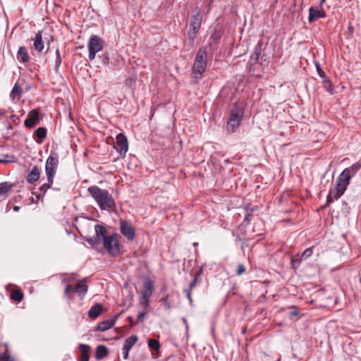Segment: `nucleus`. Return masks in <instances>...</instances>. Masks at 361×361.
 <instances>
[{
	"label": "nucleus",
	"mask_w": 361,
	"mask_h": 361,
	"mask_svg": "<svg viewBox=\"0 0 361 361\" xmlns=\"http://www.w3.org/2000/svg\"><path fill=\"white\" fill-rule=\"evenodd\" d=\"M233 235L236 236V241L241 242L243 243V241H245V240L244 236H242L240 234H235V233L233 232Z\"/></svg>",
	"instance_id": "49"
},
{
	"label": "nucleus",
	"mask_w": 361,
	"mask_h": 361,
	"mask_svg": "<svg viewBox=\"0 0 361 361\" xmlns=\"http://www.w3.org/2000/svg\"><path fill=\"white\" fill-rule=\"evenodd\" d=\"M109 354V349L106 346L103 345H99L96 348L95 352V359L96 360H102L106 357Z\"/></svg>",
	"instance_id": "23"
},
{
	"label": "nucleus",
	"mask_w": 361,
	"mask_h": 361,
	"mask_svg": "<svg viewBox=\"0 0 361 361\" xmlns=\"http://www.w3.org/2000/svg\"><path fill=\"white\" fill-rule=\"evenodd\" d=\"M326 12L323 8L319 9L317 7L311 6L309 8V16L308 20L310 23H312L321 18L326 17Z\"/></svg>",
	"instance_id": "14"
},
{
	"label": "nucleus",
	"mask_w": 361,
	"mask_h": 361,
	"mask_svg": "<svg viewBox=\"0 0 361 361\" xmlns=\"http://www.w3.org/2000/svg\"><path fill=\"white\" fill-rule=\"evenodd\" d=\"M245 271V266L243 264H239L236 269V274L238 276H240L242 274H243Z\"/></svg>",
	"instance_id": "40"
},
{
	"label": "nucleus",
	"mask_w": 361,
	"mask_h": 361,
	"mask_svg": "<svg viewBox=\"0 0 361 361\" xmlns=\"http://www.w3.org/2000/svg\"><path fill=\"white\" fill-rule=\"evenodd\" d=\"M35 135L40 140L37 141V143H41L47 136V129L44 127H39L35 131Z\"/></svg>",
	"instance_id": "28"
},
{
	"label": "nucleus",
	"mask_w": 361,
	"mask_h": 361,
	"mask_svg": "<svg viewBox=\"0 0 361 361\" xmlns=\"http://www.w3.org/2000/svg\"><path fill=\"white\" fill-rule=\"evenodd\" d=\"M207 64V48L200 47L195 56V59L192 68V77L197 80L202 78L203 73L205 72Z\"/></svg>",
	"instance_id": "3"
},
{
	"label": "nucleus",
	"mask_w": 361,
	"mask_h": 361,
	"mask_svg": "<svg viewBox=\"0 0 361 361\" xmlns=\"http://www.w3.org/2000/svg\"><path fill=\"white\" fill-rule=\"evenodd\" d=\"M244 113L245 111L243 104L240 103H235L227 121V130L228 131L233 133L235 129L240 126L243 120Z\"/></svg>",
	"instance_id": "4"
},
{
	"label": "nucleus",
	"mask_w": 361,
	"mask_h": 361,
	"mask_svg": "<svg viewBox=\"0 0 361 361\" xmlns=\"http://www.w3.org/2000/svg\"><path fill=\"white\" fill-rule=\"evenodd\" d=\"M245 247H247V245L245 243V241H243V243L241 244V249H242V250H244Z\"/></svg>",
	"instance_id": "54"
},
{
	"label": "nucleus",
	"mask_w": 361,
	"mask_h": 361,
	"mask_svg": "<svg viewBox=\"0 0 361 361\" xmlns=\"http://www.w3.org/2000/svg\"><path fill=\"white\" fill-rule=\"evenodd\" d=\"M5 114V111L0 109V118Z\"/></svg>",
	"instance_id": "55"
},
{
	"label": "nucleus",
	"mask_w": 361,
	"mask_h": 361,
	"mask_svg": "<svg viewBox=\"0 0 361 361\" xmlns=\"http://www.w3.org/2000/svg\"><path fill=\"white\" fill-rule=\"evenodd\" d=\"M23 93V90L22 88L18 85V84H15V85L13 86L12 90H11V92L10 94V97L14 99L16 97H18V99H19L21 94Z\"/></svg>",
	"instance_id": "30"
},
{
	"label": "nucleus",
	"mask_w": 361,
	"mask_h": 361,
	"mask_svg": "<svg viewBox=\"0 0 361 361\" xmlns=\"http://www.w3.org/2000/svg\"><path fill=\"white\" fill-rule=\"evenodd\" d=\"M19 209H20V207L18 206H15L13 207V210L16 211V212H18Z\"/></svg>",
	"instance_id": "57"
},
{
	"label": "nucleus",
	"mask_w": 361,
	"mask_h": 361,
	"mask_svg": "<svg viewBox=\"0 0 361 361\" xmlns=\"http://www.w3.org/2000/svg\"><path fill=\"white\" fill-rule=\"evenodd\" d=\"M153 288V282L149 279L146 278L143 282V290L142 292V298L140 302L142 304H148L149 298L152 295V290Z\"/></svg>",
	"instance_id": "13"
},
{
	"label": "nucleus",
	"mask_w": 361,
	"mask_h": 361,
	"mask_svg": "<svg viewBox=\"0 0 361 361\" xmlns=\"http://www.w3.org/2000/svg\"><path fill=\"white\" fill-rule=\"evenodd\" d=\"M183 292L185 293L187 298L188 299L190 304L192 305L193 300L191 296V291L190 290L184 289Z\"/></svg>",
	"instance_id": "44"
},
{
	"label": "nucleus",
	"mask_w": 361,
	"mask_h": 361,
	"mask_svg": "<svg viewBox=\"0 0 361 361\" xmlns=\"http://www.w3.org/2000/svg\"><path fill=\"white\" fill-rule=\"evenodd\" d=\"M252 214H251L248 212H245V215L243 221L249 224L250 222V221L252 220Z\"/></svg>",
	"instance_id": "45"
},
{
	"label": "nucleus",
	"mask_w": 361,
	"mask_h": 361,
	"mask_svg": "<svg viewBox=\"0 0 361 361\" xmlns=\"http://www.w3.org/2000/svg\"><path fill=\"white\" fill-rule=\"evenodd\" d=\"M59 166V158L56 153L51 152V154L47 159L45 164V172L47 177V181L51 182L54 179L56 169Z\"/></svg>",
	"instance_id": "7"
},
{
	"label": "nucleus",
	"mask_w": 361,
	"mask_h": 361,
	"mask_svg": "<svg viewBox=\"0 0 361 361\" xmlns=\"http://www.w3.org/2000/svg\"><path fill=\"white\" fill-rule=\"evenodd\" d=\"M10 298L16 302H20L23 299V293L20 289L13 290L10 294Z\"/></svg>",
	"instance_id": "25"
},
{
	"label": "nucleus",
	"mask_w": 361,
	"mask_h": 361,
	"mask_svg": "<svg viewBox=\"0 0 361 361\" xmlns=\"http://www.w3.org/2000/svg\"><path fill=\"white\" fill-rule=\"evenodd\" d=\"M87 192L96 201L101 210H116V202L107 190L93 185L87 188Z\"/></svg>",
	"instance_id": "2"
},
{
	"label": "nucleus",
	"mask_w": 361,
	"mask_h": 361,
	"mask_svg": "<svg viewBox=\"0 0 361 361\" xmlns=\"http://www.w3.org/2000/svg\"><path fill=\"white\" fill-rule=\"evenodd\" d=\"M40 122L39 111L38 109L31 110L25 119L24 124L28 128H33Z\"/></svg>",
	"instance_id": "11"
},
{
	"label": "nucleus",
	"mask_w": 361,
	"mask_h": 361,
	"mask_svg": "<svg viewBox=\"0 0 361 361\" xmlns=\"http://www.w3.org/2000/svg\"><path fill=\"white\" fill-rule=\"evenodd\" d=\"M236 232H237L236 234H240L242 236H245L246 234V228H245V227L240 225L238 227Z\"/></svg>",
	"instance_id": "42"
},
{
	"label": "nucleus",
	"mask_w": 361,
	"mask_h": 361,
	"mask_svg": "<svg viewBox=\"0 0 361 361\" xmlns=\"http://www.w3.org/2000/svg\"><path fill=\"white\" fill-rule=\"evenodd\" d=\"M361 169V159L353 164L351 166L345 169L351 177H353L357 172Z\"/></svg>",
	"instance_id": "24"
},
{
	"label": "nucleus",
	"mask_w": 361,
	"mask_h": 361,
	"mask_svg": "<svg viewBox=\"0 0 361 361\" xmlns=\"http://www.w3.org/2000/svg\"><path fill=\"white\" fill-rule=\"evenodd\" d=\"M325 1L326 0H321L319 5L322 6Z\"/></svg>",
	"instance_id": "58"
},
{
	"label": "nucleus",
	"mask_w": 361,
	"mask_h": 361,
	"mask_svg": "<svg viewBox=\"0 0 361 361\" xmlns=\"http://www.w3.org/2000/svg\"><path fill=\"white\" fill-rule=\"evenodd\" d=\"M5 361H15V359L9 354Z\"/></svg>",
	"instance_id": "53"
},
{
	"label": "nucleus",
	"mask_w": 361,
	"mask_h": 361,
	"mask_svg": "<svg viewBox=\"0 0 361 361\" xmlns=\"http://www.w3.org/2000/svg\"><path fill=\"white\" fill-rule=\"evenodd\" d=\"M114 148L121 154V156H126L128 149V144L127 138L123 134L119 133L117 135Z\"/></svg>",
	"instance_id": "10"
},
{
	"label": "nucleus",
	"mask_w": 361,
	"mask_h": 361,
	"mask_svg": "<svg viewBox=\"0 0 361 361\" xmlns=\"http://www.w3.org/2000/svg\"><path fill=\"white\" fill-rule=\"evenodd\" d=\"M9 118L13 122L16 123V121H19V118L16 117L15 115L10 116Z\"/></svg>",
	"instance_id": "51"
},
{
	"label": "nucleus",
	"mask_w": 361,
	"mask_h": 361,
	"mask_svg": "<svg viewBox=\"0 0 361 361\" xmlns=\"http://www.w3.org/2000/svg\"><path fill=\"white\" fill-rule=\"evenodd\" d=\"M33 47L37 52H42L44 49V45L42 40V32L39 31L35 34V38L34 39Z\"/></svg>",
	"instance_id": "20"
},
{
	"label": "nucleus",
	"mask_w": 361,
	"mask_h": 361,
	"mask_svg": "<svg viewBox=\"0 0 361 361\" xmlns=\"http://www.w3.org/2000/svg\"><path fill=\"white\" fill-rule=\"evenodd\" d=\"M79 350L80 352L79 361H89V350H90V346L87 344H80Z\"/></svg>",
	"instance_id": "22"
},
{
	"label": "nucleus",
	"mask_w": 361,
	"mask_h": 361,
	"mask_svg": "<svg viewBox=\"0 0 361 361\" xmlns=\"http://www.w3.org/2000/svg\"><path fill=\"white\" fill-rule=\"evenodd\" d=\"M145 314H146V312H139L138 316H137V321L142 322L145 319Z\"/></svg>",
	"instance_id": "50"
},
{
	"label": "nucleus",
	"mask_w": 361,
	"mask_h": 361,
	"mask_svg": "<svg viewBox=\"0 0 361 361\" xmlns=\"http://www.w3.org/2000/svg\"><path fill=\"white\" fill-rule=\"evenodd\" d=\"M17 59L18 60L23 63H25L29 61L30 56L28 54L27 50L25 47H20L18 51L17 52Z\"/></svg>",
	"instance_id": "21"
},
{
	"label": "nucleus",
	"mask_w": 361,
	"mask_h": 361,
	"mask_svg": "<svg viewBox=\"0 0 361 361\" xmlns=\"http://www.w3.org/2000/svg\"><path fill=\"white\" fill-rule=\"evenodd\" d=\"M54 182V179H51V182H48L43 184L39 188V191L44 195L47 191L51 187Z\"/></svg>",
	"instance_id": "34"
},
{
	"label": "nucleus",
	"mask_w": 361,
	"mask_h": 361,
	"mask_svg": "<svg viewBox=\"0 0 361 361\" xmlns=\"http://www.w3.org/2000/svg\"><path fill=\"white\" fill-rule=\"evenodd\" d=\"M169 295H166L164 298L161 299V302H162L164 304L165 308L166 310H169L172 307V302L169 299Z\"/></svg>",
	"instance_id": "35"
},
{
	"label": "nucleus",
	"mask_w": 361,
	"mask_h": 361,
	"mask_svg": "<svg viewBox=\"0 0 361 361\" xmlns=\"http://www.w3.org/2000/svg\"><path fill=\"white\" fill-rule=\"evenodd\" d=\"M202 274V269H200L198 272L195 274L197 276V278Z\"/></svg>",
	"instance_id": "56"
},
{
	"label": "nucleus",
	"mask_w": 361,
	"mask_h": 361,
	"mask_svg": "<svg viewBox=\"0 0 361 361\" xmlns=\"http://www.w3.org/2000/svg\"><path fill=\"white\" fill-rule=\"evenodd\" d=\"M33 195H35L36 198L37 200H40L41 198H42L44 197V195H43V193H33Z\"/></svg>",
	"instance_id": "52"
},
{
	"label": "nucleus",
	"mask_w": 361,
	"mask_h": 361,
	"mask_svg": "<svg viewBox=\"0 0 361 361\" xmlns=\"http://www.w3.org/2000/svg\"><path fill=\"white\" fill-rule=\"evenodd\" d=\"M103 310V305L100 303H96L88 311V316L91 319H96L100 315Z\"/></svg>",
	"instance_id": "19"
},
{
	"label": "nucleus",
	"mask_w": 361,
	"mask_h": 361,
	"mask_svg": "<svg viewBox=\"0 0 361 361\" xmlns=\"http://www.w3.org/2000/svg\"><path fill=\"white\" fill-rule=\"evenodd\" d=\"M129 319H130V321H131V322H132V320H133L132 317H129Z\"/></svg>",
	"instance_id": "59"
},
{
	"label": "nucleus",
	"mask_w": 361,
	"mask_h": 361,
	"mask_svg": "<svg viewBox=\"0 0 361 361\" xmlns=\"http://www.w3.org/2000/svg\"><path fill=\"white\" fill-rule=\"evenodd\" d=\"M104 41L97 35H93L90 37L88 43L89 60L94 59L96 54L102 50Z\"/></svg>",
	"instance_id": "8"
},
{
	"label": "nucleus",
	"mask_w": 361,
	"mask_h": 361,
	"mask_svg": "<svg viewBox=\"0 0 361 361\" xmlns=\"http://www.w3.org/2000/svg\"><path fill=\"white\" fill-rule=\"evenodd\" d=\"M316 68L320 78L322 79L326 78L325 72L322 70L320 65L317 62L316 63Z\"/></svg>",
	"instance_id": "39"
},
{
	"label": "nucleus",
	"mask_w": 361,
	"mask_h": 361,
	"mask_svg": "<svg viewBox=\"0 0 361 361\" xmlns=\"http://www.w3.org/2000/svg\"><path fill=\"white\" fill-rule=\"evenodd\" d=\"M118 317H119V314H117L111 319H108V320H105L102 322H99L97 326L96 331H105L106 330H109L114 325V324Z\"/></svg>",
	"instance_id": "16"
},
{
	"label": "nucleus",
	"mask_w": 361,
	"mask_h": 361,
	"mask_svg": "<svg viewBox=\"0 0 361 361\" xmlns=\"http://www.w3.org/2000/svg\"><path fill=\"white\" fill-rule=\"evenodd\" d=\"M4 347L5 348L4 353L0 354V361H5L8 355L10 354L8 351V346L6 343H2L0 348Z\"/></svg>",
	"instance_id": "33"
},
{
	"label": "nucleus",
	"mask_w": 361,
	"mask_h": 361,
	"mask_svg": "<svg viewBox=\"0 0 361 361\" xmlns=\"http://www.w3.org/2000/svg\"><path fill=\"white\" fill-rule=\"evenodd\" d=\"M121 233L128 240L133 241L135 238V229L132 224L126 220H121L119 223Z\"/></svg>",
	"instance_id": "9"
},
{
	"label": "nucleus",
	"mask_w": 361,
	"mask_h": 361,
	"mask_svg": "<svg viewBox=\"0 0 361 361\" xmlns=\"http://www.w3.org/2000/svg\"><path fill=\"white\" fill-rule=\"evenodd\" d=\"M137 340L138 337L136 335H133L125 340L123 347L126 348V349H131Z\"/></svg>",
	"instance_id": "26"
},
{
	"label": "nucleus",
	"mask_w": 361,
	"mask_h": 361,
	"mask_svg": "<svg viewBox=\"0 0 361 361\" xmlns=\"http://www.w3.org/2000/svg\"><path fill=\"white\" fill-rule=\"evenodd\" d=\"M40 177V171L37 166H34L27 176V182L30 184L36 183Z\"/></svg>",
	"instance_id": "18"
},
{
	"label": "nucleus",
	"mask_w": 361,
	"mask_h": 361,
	"mask_svg": "<svg viewBox=\"0 0 361 361\" xmlns=\"http://www.w3.org/2000/svg\"><path fill=\"white\" fill-rule=\"evenodd\" d=\"M86 279H84L78 281L75 285L68 284L64 290L63 296L68 300V303H71L73 300L74 293H77L80 300H83L85 295L88 290V286L85 283Z\"/></svg>",
	"instance_id": "5"
},
{
	"label": "nucleus",
	"mask_w": 361,
	"mask_h": 361,
	"mask_svg": "<svg viewBox=\"0 0 361 361\" xmlns=\"http://www.w3.org/2000/svg\"><path fill=\"white\" fill-rule=\"evenodd\" d=\"M94 230L97 235L102 236L103 246L110 255L117 257L121 255L122 245L119 243L120 235L116 233L108 235L106 228L99 224L94 226Z\"/></svg>",
	"instance_id": "1"
},
{
	"label": "nucleus",
	"mask_w": 361,
	"mask_h": 361,
	"mask_svg": "<svg viewBox=\"0 0 361 361\" xmlns=\"http://www.w3.org/2000/svg\"><path fill=\"white\" fill-rule=\"evenodd\" d=\"M257 209H258V206L250 207V205H247L245 207V212H248L251 214H252L253 212H255Z\"/></svg>",
	"instance_id": "41"
},
{
	"label": "nucleus",
	"mask_w": 361,
	"mask_h": 361,
	"mask_svg": "<svg viewBox=\"0 0 361 361\" xmlns=\"http://www.w3.org/2000/svg\"><path fill=\"white\" fill-rule=\"evenodd\" d=\"M149 348L154 351L159 352L160 348V343L158 340L155 338H150L147 342Z\"/></svg>",
	"instance_id": "31"
},
{
	"label": "nucleus",
	"mask_w": 361,
	"mask_h": 361,
	"mask_svg": "<svg viewBox=\"0 0 361 361\" xmlns=\"http://www.w3.org/2000/svg\"><path fill=\"white\" fill-rule=\"evenodd\" d=\"M322 84L323 87L326 90V92H328L331 94H333L334 93L333 85L329 78L326 77L325 78H323Z\"/></svg>",
	"instance_id": "27"
},
{
	"label": "nucleus",
	"mask_w": 361,
	"mask_h": 361,
	"mask_svg": "<svg viewBox=\"0 0 361 361\" xmlns=\"http://www.w3.org/2000/svg\"><path fill=\"white\" fill-rule=\"evenodd\" d=\"M347 172L348 171L344 169L338 176L336 180V184L338 185V188L342 187L345 190L347 189L348 185L350 184V180L352 178Z\"/></svg>",
	"instance_id": "15"
},
{
	"label": "nucleus",
	"mask_w": 361,
	"mask_h": 361,
	"mask_svg": "<svg viewBox=\"0 0 361 361\" xmlns=\"http://www.w3.org/2000/svg\"><path fill=\"white\" fill-rule=\"evenodd\" d=\"M56 60H55V69L57 70L61 64V57L60 55L59 49H57L56 51Z\"/></svg>",
	"instance_id": "36"
},
{
	"label": "nucleus",
	"mask_w": 361,
	"mask_h": 361,
	"mask_svg": "<svg viewBox=\"0 0 361 361\" xmlns=\"http://www.w3.org/2000/svg\"><path fill=\"white\" fill-rule=\"evenodd\" d=\"M75 281V278H74V275L73 274H71L70 276H64L63 278L62 279V282L63 283H66V286L68 284H70L71 282L74 281Z\"/></svg>",
	"instance_id": "37"
},
{
	"label": "nucleus",
	"mask_w": 361,
	"mask_h": 361,
	"mask_svg": "<svg viewBox=\"0 0 361 361\" xmlns=\"http://www.w3.org/2000/svg\"><path fill=\"white\" fill-rule=\"evenodd\" d=\"M102 63L103 64H109V57L107 54H104V56H102Z\"/></svg>",
	"instance_id": "47"
},
{
	"label": "nucleus",
	"mask_w": 361,
	"mask_h": 361,
	"mask_svg": "<svg viewBox=\"0 0 361 361\" xmlns=\"http://www.w3.org/2000/svg\"><path fill=\"white\" fill-rule=\"evenodd\" d=\"M197 281V276H195L192 281L190 283L189 287L186 288V290H190V291H192V290L196 286Z\"/></svg>",
	"instance_id": "43"
},
{
	"label": "nucleus",
	"mask_w": 361,
	"mask_h": 361,
	"mask_svg": "<svg viewBox=\"0 0 361 361\" xmlns=\"http://www.w3.org/2000/svg\"><path fill=\"white\" fill-rule=\"evenodd\" d=\"M12 185L8 182H3L0 183V195H3L8 192L11 188Z\"/></svg>",
	"instance_id": "32"
},
{
	"label": "nucleus",
	"mask_w": 361,
	"mask_h": 361,
	"mask_svg": "<svg viewBox=\"0 0 361 361\" xmlns=\"http://www.w3.org/2000/svg\"><path fill=\"white\" fill-rule=\"evenodd\" d=\"M202 17L200 13V8L195 7L192 10V15L190 22V30L188 32V39L193 44L195 39L200 29Z\"/></svg>",
	"instance_id": "6"
},
{
	"label": "nucleus",
	"mask_w": 361,
	"mask_h": 361,
	"mask_svg": "<svg viewBox=\"0 0 361 361\" xmlns=\"http://www.w3.org/2000/svg\"><path fill=\"white\" fill-rule=\"evenodd\" d=\"M345 190H346L342 187L338 188V185L336 184V186L329 190V195L326 197V202L323 206V208H327L334 202L333 197L335 200H338Z\"/></svg>",
	"instance_id": "12"
},
{
	"label": "nucleus",
	"mask_w": 361,
	"mask_h": 361,
	"mask_svg": "<svg viewBox=\"0 0 361 361\" xmlns=\"http://www.w3.org/2000/svg\"><path fill=\"white\" fill-rule=\"evenodd\" d=\"M130 350V349H126V348L123 347V355L125 360H127L128 358V353Z\"/></svg>",
	"instance_id": "46"
},
{
	"label": "nucleus",
	"mask_w": 361,
	"mask_h": 361,
	"mask_svg": "<svg viewBox=\"0 0 361 361\" xmlns=\"http://www.w3.org/2000/svg\"><path fill=\"white\" fill-rule=\"evenodd\" d=\"M87 243L92 245V247L97 248V247L99 245L100 241H102V236L96 235L94 237H91L86 239Z\"/></svg>",
	"instance_id": "29"
},
{
	"label": "nucleus",
	"mask_w": 361,
	"mask_h": 361,
	"mask_svg": "<svg viewBox=\"0 0 361 361\" xmlns=\"http://www.w3.org/2000/svg\"><path fill=\"white\" fill-rule=\"evenodd\" d=\"M264 43L262 40H259L257 44L255 45L254 48L253 53L250 56V62H252V64L255 65L258 63L259 56L261 55L262 51L263 49Z\"/></svg>",
	"instance_id": "17"
},
{
	"label": "nucleus",
	"mask_w": 361,
	"mask_h": 361,
	"mask_svg": "<svg viewBox=\"0 0 361 361\" xmlns=\"http://www.w3.org/2000/svg\"><path fill=\"white\" fill-rule=\"evenodd\" d=\"M293 308L295 309L294 310L291 311L290 312V318L292 319L296 316H298L299 314V312L297 310L296 307H293Z\"/></svg>",
	"instance_id": "48"
},
{
	"label": "nucleus",
	"mask_w": 361,
	"mask_h": 361,
	"mask_svg": "<svg viewBox=\"0 0 361 361\" xmlns=\"http://www.w3.org/2000/svg\"><path fill=\"white\" fill-rule=\"evenodd\" d=\"M312 247L307 248L302 254L301 259H305L312 255Z\"/></svg>",
	"instance_id": "38"
}]
</instances>
